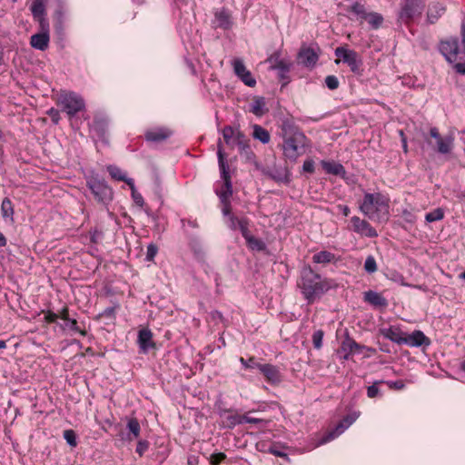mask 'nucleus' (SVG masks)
Listing matches in <instances>:
<instances>
[{
	"label": "nucleus",
	"instance_id": "nucleus-1",
	"mask_svg": "<svg viewBox=\"0 0 465 465\" xmlns=\"http://www.w3.org/2000/svg\"><path fill=\"white\" fill-rule=\"evenodd\" d=\"M297 285L309 304L320 299L331 287L329 280L322 279L310 266L302 267Z\"/></svg>",
	"mask_w": 465,
	"mask_h": 465
},
{
	"label": "nucleus",
	"instance_id": "nucleus-2",
	"mask_svg": "<svg viewBox=\"0 0 465 465\" xmlns=\"http://www.w3.org/2000/svg\"><path fill=\"white\" fill-rule=\"evenodd\" d=\"M360 210L372 221L383 223L389 220V204L381 193H365Z\"/></svg>",
	"mask_w": 465,
	"mask_h": 465
},
{
	"label": "nucleus",
	"instance_id": "nucleus-3",
	"mask_svg": "<svg viewBox=\"0 0 465 465\" xmlns=\"http://www.w3.org/2000/svg\"><path fill=\"white\" fill-rule=\"evenodd\" d=\"M217 157L221 178L223 181V188L221 191H217V194L221 202H226L227 200H230V197L232 195V184L231 181L229 164L226 161V154L221 139H219L217 143Z\"/></svg>",
	"mask_w": 465,
	"mask_h": 465
},
{
	"label": "nucleus",
	"instance_id": "nucleus-4",
	"mask_svg": "<svg viewBox=\"0 0 465 465\" xmlns=\"http://www.w3.org/2000/svg\"><path fill=\"white\" fill-rule=\"evenodd\" d=\"M425 7V0L401 1L397 14V23L409 26L412 21L420 16Z\"/></svg>",
	"mask_w": 465,
	"mask_h": 465
},
{
	"label": "nucleus",
	"instance_id": "nucleus-5",
	"mask_svg": "<svg viewBox=\"0 0 465 465\" xmlns=\"http://www.w3.org/2000/svg\"><path fill=\"white\" fill-rule=\"evenodd\" d=\"M58 104L63 112H65L69 117L74 116L77 113L84 109L85 104L81 95L74 92H63L59 95Z\"/></svg>",
	"mask_w": 465,
	"mask_h": 465
},
{
	"label": "nucleus",
	"instance_id": "nucleus-6",
	"mask_svg": "<svg viewBox=\"0 0 465 465\" xmlns=\"http://www.w3.org/2000/svg\"><path fill=\"white\" fill-rule=\"evenodd\" d=\"M307 138L304 134H295L293 137L283 140V154L289 160L294 162L304 153Z\"/></svg>",
	"mask_w": 465,
	"mask_h": 465
},
{
	"label": "nucleus",
	"instance_id": "nucleus-7",
	"mask_svg": "<svg viewBox=\"0 0 465 465\" xmlns=\"http://www.w3.org/2000/svg\"><path fill=\"white\" fill-rule=\"evenodd\" d=\"M86 185L98 203L107 204L112 201L113 190L104 180L100 179L98 176H90L87 178Z\"/></svg>",
	"mask_w": 465,
	"mask_h": 465
},
{
	"label": "nucleus",
	"instance_id": "nucleus-8",
	"mask_svg": "<svg viewBox=\"0 0 465 465\" xmlns=\"http://www.w3.org/2000/svg\"><path fill=\"white\" fill-rule=\"evenodd\" d=\"M222 134L225 143L230 148H233L235 145H237L241 152H243L246 150V148H248L245 135L240 131L238 127L226 125L223 128Z\"/></svg>",
	"mask_w": 465,
	"mask_h": 465
},
{
	"label": "nucleus",
	"instance_id": "nucleus-9",
	"mask_svg": "<svg viewBox=\"0 0 465 465\" xmlns=\"http://www.w3.org/2000/svg\"><path fill=\"white\" fill-rule=\"evenodd\" d=\"M334 53L338 58H340L344 64H348L352 73L360 74L362 62L354 50L347 49L344 46H339L335 49Z\"/></svg>",
	"mask_w": 465,
	"mask_h": 465
},
{
	"label": "nucleus",
	"instance_id": "nucleus-10",
	"mask_svg": "<svg viewBox=\"0 0 465 465\" xmlns=\"http://www.w3.org/2000/svg\"><path fill=\"white\" fill-rule=\"evenodd\" d=\"M430 136L435 140L434 149L440 154L450 153L454 147V137L451 134L441 136L438 128L432 127L430 130Z\"/></svg>",
	"mask_w": 465,
	"mask_h": 465
},
{
	"label": "nucleus",
	"instance_id": "nucleus-11",
	"mask_svg": "<svg viewBox=\"0 0 465 465\" xmlns=\"http://www.w3.org/2000/svg\"><path fill=\"white\" fill-rule=\"evenodd\" d=\"M359 416L360 412L356 411L345 416L332 430L329 431L324 435V437L321 440V443L324 444L334 440L336 437L341 435L347 428H349L359 418Z\"/></svg>",
	"mask_w": 465,
	"mask_h": 465
},
{
	"label": "nucleus",
	"instance_id": "nucleus-12",
	"mask_svg": "<svg viewBox=\"0 0 465 465\" xmlns=\"http://www.w3.org/2000/svg\"><path fill=\"white\" fill-rule=\"evenodd\" d=\"M440 52L449 63H454L457 60L459 53L458 38L455 37L441 41L440 44Z\"/></svg>",
	"mask_w": 465,
	"mask_h": 465
},
{
	"label": "nucleus",
	"instance_id": "nucleus-13",
	"mask_svg": "<svg viewBox=\"0 0 465 465\" xmlns=\"http://www.w3.org/2000/svg\"><path fill=\"white\" fill-rule=\"evenodd\" d=\"M234 74L247 85L253 87L256 84V80L252 73L246 68L241 59H235L232 62Z\"/></svg>",
	"mask_w": 465,
	"mask_h": 465
},
{
	"label": "nucleus",
	"instance_id": "nucleus-14",
	"mask_svg": "<svg viewBox=\"0 0 465 465\" xmlns=\"http://www.w3.org/2000/svg\"><path fill=\"white\" fill-rule=\"evenodd\" d=\"M351 221L355 232L370 238L378 235L376 230L367 221L361 220L358 216L351 217Z\"/></svg>",
	"mask_w": 465,
	"mask_h": 465
},
{
	"label": "nucleus",
	"instance_id": "nucleus-15",
	"mask_svg": "<svg viewBox=\"0 0 465 465\" xmlns=\"http://www.w3.org/2000/svg\"><path fill=\"white\" fill-rule=\"evenodd\" d=\"M226 225L232 231L239 230L242 237L250 232V220L245 216H230V220H226Z\"/></svg>",
	"mask_w": 465,
	"mask_h": 465
},
{
	"label": "nucleus",
	"instance_id": "nucleus-16",
	"mask_svg": "<svg viewBox=\"0 0 465 465\" xmlns=\"http://www.w3.org/2000/svg\"><path fill=\"white\" fill-rule=\"evenodd\" d=\"M258 370L271 384H278L282 381V375L278 367L266 363L258 366Z\"/></svg>",
	"mask_w": 465,
	"mask_h": 465
},
{
	"label": "nucleus",
	"instance_id": "nucleus-17",
	"mask_svg": "<svg viewBox=\"0 0 465 465\" xmlns=\"http://www.w3.org/2000/svg\"><path fill=\"white\" fill-rule=\"evenodd\" d=\"M137 342L141 351L143 353H147L150 349L155 347V343L153 341V332L148 328H143L139 331Z\"/></svg>",
	"mask_w": 465,
	"mask_h": 465
},
{
	"label": "nucleus",
	"instance_id": "nucleus-18",
	"mask_svg": "<svg viewBox=\"0 0 465 465\" xmlns=\"http://www.w3.org/2000/svg\"><path fill=\"white\" fill-rule=\"evenodd\" d=\"M402 344H407L411 347L429 346L430 341L421 331H414L403 338Z\"/></svg>",
	"mask_w": 465,
	"mask_h": 465
},
{
	"label": "nucleus",
	"instance_id": "nucleus-19",
	"mask_svg": "<svg viewBox=\"0 0 465 465\" xmlns=\"http://www.w3.org/2000/svg\"><path fill=\"white\" fill-rule=\"evenodd\" d=\"M298 59L304 66L312 67L316 64L319 54L311 47H302L298 53Z\"/></svg>",
	"mask_w": 465,
	"mask_h": 465
},
{
	"label": "nucleus",
	"instance_id": "nucleus-20",
	"mask_svg": "<svg viewBox=\"0 0 465 465\" xmlns=\"http://www.w3.org/2000/svg\"><path fill=\"white\" fill-rule=\"evenodd\" d=\"M380 333L384 338H386L397 344L403 343V338H404L403 333L397 327L391 326L389 328H381V329H380Z\"/></svg>",
	"mask_w": 465,
	"mask_h": 465
},
{
	"label": "nucleus",
	"instance_id": "nucleus-21",
	"mask_svg": "<svg viewBox=\"0 0 465 465\" xmlns=\"http://www.w3.org/2000/svg\"><path fill=\"white\" fill-rule=\"evenodd\" d=\"M49 40V33H38L31 36L30 45L35 49L45 51L48 47Z\"/></svg>",
	"mask_w": 465,
	"mask_h": 465
},
{
	"label": "nucleus",
	"instance_id": "nucleus-22",
	"mask_svg": "<svg viewBox=\"0 0 465 465\" xmlns=\"http://www.w3.org/2000/svg\"><path fill=\"white\" fill-rule=\"evenodd\" d=\"M171 131L166 128H157L146 132L145 138L149 142L160 143L170 137Z\"/></svg>",
	"mask_w": 465,
	"mask_h": 465
},
{
	"label": "nucleus",
	"instance_id": "nucleus-23",
	"mask_svg": "<svg viewBox=\"0 0 465 465\" xmlns=\"http://www.w3.org/2000/svg\"><path fill=\"white\" fill-rule=\"evenodd\" d=\"M445 6L440 3H431L427 12V21L430 24H435L438 19L445 13Z\"/></svg>",
	"mask_w": 465,
	"mask_h": 465
},
{
	"label": "nucleus",
	"instance_id": "nucleus-24",
	"mask_svg": "<svg viewBox=\"0 0 465 465\" xmlns=\"http://www.w3.org/2000/svg\"><path fill=\"white\" fill-rule=\"evenodd\" d=\"M364 300L375 307H386L388 305L387 300L381 294L374 291L364 292Z\"/></svg>",
	"mask_w": 465,
	"mask_h": 465
},
{
	"label": "nucleus",
	"instance_id": "nucleus-25",
	"mask_svg": "<svg viewBox=\"0 0 465 465\" xmlns=\"http://www.w3.org/2000/svg\"><path fill=\"white\" fill-rule=\"evenodd\" d=\"M321 164L327 173L341 176H343L346 173L343 165L339 163L322 161Z\"/></svg>",
	"mask_w": 465,
	"mask_h": 465
},
{
	"label": "nucleus",
	"instance_id": "nucleus-26",
	"mask_svg": "<svg viewBox=\"0 0 465 465\" xmlns=\"http://www.w3.org/2000/svg\"><path fill=\"white\" fill-rule=\"evenodd\" d=\"M265 99L262 96H254L250 105V112L256 116H262L268 111L265 107Z\"/></svg>",
	"mask_w": 465,
	"mask_h": 465
},
{
	"label": "nucleus",
	"instance_id": "nucleus-27",
	"mask_svg": "<svg viewBox=\"0 0 465 465\" xmlns=\"http://www.w3.org/2000/svg\"><path fill=\"white\" fill-rule=\"evenodd\" d=\"M292 64L289 60H286L282 64L280 63L278 67L274 69L278 72V77L282 82V86H285L290 82L289 72Z\"/></svg>",
	"mask_w": 465,
	"mask_h": 465
},
{
	"label": "nucleus",
	"instance_id": "nucleus-28",
	"mask_svg": "<svg viewBox=\"0 0 465 465\" xmlns=\"http://www.w3.org/2000/svg\"><path fill=\"white\" fill-rule=\"evenodd\" d=\"M364 346L358 344L354 340L346 339L341 345V350L345 352L344 359H348L352 352H361Z\"/></svg>",
	"mask_w": 465,
	"mask_h": 465
},
{
	"label": "nucleus",
	"instance_id": "nucleus-29",
	"mask_svg": "<svg viewBox=\"0 0 465 465\" xmlns=\"http://www.w3.org/2000/svg\"><path fill=\"white\" fill-rule=\"evenodd\" d=\"M127 429L129 430V433L127 435V440L133 441L134 440L139 438L141 432V426L137 419H130L127 422Z\"/></svg>",
	"mask_w": 465,
	"mask_h": 465
},
{
	"label": "nucleus",
	"instance_id": "nucleus-30",
	"mask_svg": "<svg viewBox=\"0 0 465 465\" xmlns=\"http://www.w3.org/2000/svg\"><path fill=\"white\" fill-rule=\"evenodd\" d=\"M214 16L215 23H218L219 27L227 29L231 26V15L225 9H222L220 11L215 12Z\"/></svg>",
	"mask_w": 465,
	"mask_h": 465
},
{
	"label": "nucleus",
	"instance_id": "nucleus-31",
	"mask_svg": "<svg viewBox=\"0 0 465 465\" xmlns=\"http://www.w3.org/2000/svg\"><path fill=\"white\" fill-rule=\"evenodd\" d=\"M14 206L11 200L5 197L1 203V214L5 220L14 223Z\"/></svg>",
	"mask_w": 465,
	"mask_h": 465
},
{
	"label": "nucleus",
	"instance_id": "nucleus-32",
	"mask_svg": "<svg viewBox=\"0 0 465 465\" xmlns=\"http://www.w3.org/2000/svg\"><path fill=\"white\" fill-rule=\"evenodd\" d=\"M282 133L283 140L293 137L295 134H303L292 122L283 121L282 124Z\"/></svg>",
	"mask_w": 465,
	"mask_h": 465
},
{
	"label": "nucleus",
	"instance_id": "nucleus-33",
	"mask_svg": "<svg viewBox=\"0 0 465 465\" xmlns=\"http://www.w3.org/2000/svg\"><path fill=\"white\" fill-rule=\"evenodd\" d=\"M335 260V255L327 251H321L312 256V261L315 263H330Z\"/></svg>",
	"mask_w": 465,
	"mask_h": 465
},
{
	"label": "nucleus",
	"instance_id": "nucleus-34",
	"mask_svg": "<svg viewBox=\"0 0 465 465\" xmlns=\"http://www.w3.org/2000/svg\"><path fill=\"white\" fill-rule=\"evenodd\" d=\"M253 138L259 140L262 143H268L270 142V134L269 132L262 127L261 125L254 124L253 125Z\"/></svg>",
	"mask_w": 465,
	"mask_h": 465
},
{
	"label": "nucleus",
	"instance_id": "nucleus-35",
	"mask_svg": "<svg viewBox=\"0 0 465 465\" xmlns=\"http://www.w3.org/2000/svg\"><path fill=\"white\" fill-rule=\"evenodd\" d=\"M243 238L246 240L248 246L252 250L263 251L266 248L265 243L262 240L252 236L251 232L247 234V236H244Z\"/></svg>",
	"mask_w": 465,
	"mask_h": 465
},
{
	"label": "nucleus",
	"instance_id": "nucleus-36",
	"mask_svg": "<svg viewBox=\"0 0 465 465\" xmlns=\"http://www.w3.org/2000/svg\"><path fill=\"white\" fill-rule=\"evenodd\" d=\"M364 20L368 21L373 29H378L383 22V17L379 13L371 12L367 14Z\"/></svg>",
	"mask_w": 465,
	"mask_h": 465
},
{
	"label": "nucleus",
	"instance_id": "nucleus-37",
	"mask_svg": "<svg viewBox=\"0 0 465 465\" xmlns=\"http://www.w3.org/2000/svg\"><path fill=\"white\" fill-rule=\"evenodd\" d=\"M31 12L35 19L44 17L45 15V9L41 0H35L32 6Z\"/></svg>",
	"mask_w": 465,
	"mask_h": 465
},
{
	"label": "nucleus",
	"instance_id": "nucleus-38",
	"mask_svg": "<svg viewBox=\"0 0 465 465\" xmlns=\"http://www.w3.org/2000/svg\"><path fill=\"white\" fill-rule=\"evenodd\" d=\"M109 174L117 181H124L127 183L130 178H127L126 175L123 173V171L114 165H109L107 167Z\"/></svg>",
	"mask_w": 465,
	"mask_h": 465
},
{
	"label": "nucleus",
	"instance_id": "nucleus-39",
	"mask_svg": "<svg viewBox=\"0 0 465 465\" xmlns=\"http://www.w3.org/2000/svg\"><path fill=\"white\" fill-rule=\"evenodd\" d=\"M285 61H286L285 59H282L281 57L280 52H274L272 54H271L267 58V60L265 62L270 64V67H269L270 70H274L278 67V64H280V63L282 64Z\"/></svg>",
	"mask_w": 465,
	"mask_h": 465
},
{
	"label": "nucleus",
	"instance_id": "nucleus-40",
	"mask_svg": "<svg viewBox=\"0 0 465 465\" xmlns=\"http://www.w3.org/2000/svg\"><path fill=\"white\" fill-rule=\"evenodd\" d=\"M127 184L130 186L132 190V197L135 204H137L140 207H143L144 205V200L142 194L136 192L133 179H129V181H127Z\"/></svg>",
	"mask_w": 465,
	"mask_h": 465
},
{
	"label": "nucleus",
	"instance_id": "nucleus-41",
	"mask_svg": "<svg viewBox=\"0 0 465 465\" xmlns=\"http://www.w3.org/2000/svg\"><path fill=\"white\" fill-rule=\"evenodd\" d=\"M443 217H444V213H443L442 209L437 208V209L433 210L432 212L426 213L425 220L428 223H433L436 221H440L441 219H443Z\"/></svg>",
	"mask_w": 465,
	"mask_h": 465
},
{
	"label": "nucleus",
	"instance_id": "nucleus-42",
	"mask_svg": "<svg viewBox=\"0 0 465 465\" xmlns=\"http://www.w3.org/2000/svg\"><path fill=\"white\" fill-rule=\"evenodd\" d=\"M242 423H243V415L230 414L226 417V426L229 428H233Z\"/></svg>",
	"mask_w": 465,
	"mask_h": 465
},
{
	"label": "nucleus",
	"instance_id": "nucleus-43",
	"mask_svg": "<svg viewBox=\"0 0 465 465\" xmlns=\"http://www.w3.org/2000/svg\"><path fill=\"white\" fill-rule=\"evenodd\" d=\"M64 329H68L74 332H79L81 335H84V336L86 334L85 331H83L79 328L76 320L71 319V318H69V320L65 321Z\"/></svg>",
	"mask_w": 465,
	"mask_h": 465
},
{
	"label": "nucleus",
	"instance_id": "nucleus-44",
	"mask_svg": "<svg viewBox=\"0 0 465 465\" xmlns=\"http://www.w3.org/2000/svg\"><path fill=\"white\" fill-rule=\"evenodd\" d=\"M377 269H378V267H377L375 258L371 255L368 256L364 262V270L368 273H373L377 271Z\"/></svg>",
	"mask_w": 465,
	"mask_h": 465
},
{
	"label": "nucleus",
	"instance_id": "nucleus-45",
	"mask_svg": "<svg viewBox=\"0 0 465 465\" xmlns=\"http://www.w3.org/2000/svg\"><path fill=\"white\" fill-rule=\"evenodd\" d=\"M351 11L361 19H364L368 14L365 10L364 5L358 2L354 3L351 6Z\"/></svg>",
	"mask_w": 465,
	"mask_h": 465
},
{
	"label": "nucleus",
	"instance_id": "nucleus-46",
	"mask_svg": "<svg viewBox=\"0 0 465 465\" xmlns=\"http://www.w3.org/2000/svg\"><path fill=\"white\" fill-rule=\"evenodd\" d=\"M240 362L244 366L246 369H258V366H261V363L257 362L256 359L254 357H251L248 360H245L244 358H240Z\"/></svg>",
	"mask_w": 465,
	"mask_h": 465
},
{
	"label": "nucleus",
	"instance_id": "nucleus-47",
	"mask_svg": "<svg viewBox=\"0 0 465 465\" xmlns=\"http://www.w3.org/2000/svg\"><path fill=\"white\" fill-rule=\"evenodd\" d=\"M323 339V331L322 330H318L312 334V343L314 348L320 349L322 345Z\"/></svg>",
	"mask_w": 465,
	"mask_h": 465
},
{
	"label": "nucleus",
	"instance_id": "nucleus-48",
	"mask_svg": "<svg viewBox=\"0 0 465 465\" xmlns=\"http://www.w3.org/2000/svg\"><path fill=\"white\" fill-rule=\"evenodd\" d=\"M157 252H158V247L154 243H150L147 246L145 260L148 261V262L153 261V259L156 256Z\"/></svg>",
	"mask_w": 465,
	"mask_h": 465
},
{
	"label": "nucleus",
	"instance_id": "nucleus-49",
	"mask_svg": "<svg viewBox=\"0 0 465 465\" xmlns=\"http://www.w3.org/2000/svg\"><path fill=\"white\" fill-rule=\"evenodd\" d=\"M325 84L330 90H336L339 87V80L335 75H328L325 78Z\"/></svg>",
	"mask_w": 465,
	"mask_h": 465
},
{
	"label": "nucleus",
	"instance_id": "nucleus-50",
	"mask_svg": "<svg viewBox=\"0 0 465 465\" xmlns=\"http://www.w3.org/2000/svg\"><path fill=\"white\" fill-rule=\"evenodd\" d=\"M64 438L70 446H72V447L76 446V444H77L76 437H75V433L74 432V430H64Z\"/></svg>",
	"mask_w": 465,
	"mask_h": 465
},
{
	"label": "nucleus",
	"instance_id": "nucleus-51",
	"mask_svg": "<svg viewBox=\"0 0 465 465\" xmlns=\"http://www.w3.org/2000/svg\"><path fill=\"white\" fill-rule=\"evenodd\" d=\"M149 449V442L145 440H141L137 442L135 449L136 453L142 457Z\"/></svg>",
	"mask_w": 465,
	"mask_h": 465
},
{
	"label": "nucleus",
	"instance_id": "nucleus-52",
	"mask_svg": "<svg viewBox=\"0 0 465 465\" xmlns=\"http://www.w3.org/2000/svg\"><path fill=\"white\" fill-rule=\"evenodd\" d=\"M225 459L226 455L223 452L213 453L210 457V462L212 465H219Z\"/></svg>",
	"mask_w": 465,
	"mask_h": 465
},
{
	"label": "nucleus",
	"instance_id": "nucleus-53",
	"mask_svg": "<svg viewBox=\"0 0 465 465\" xmlns=\"http://www.w3.org/2000/svg\"><path fill=\"white\" fill-rule=\"evenodd\" d=\"M223 205V214L227 217V220H230V216H235L233 213H232L231 212V202L230 200H227L226 202H221Z\"/></svg>",
	"mask_w": 465,
	"mask_h": 465
},
{
	"label": "nucleus",
	"instance_id": "nucleus-54",
	"mask_svg": "<svg viewBox=\"0 0 465 465\" xmlns=\"http://www.w3.org/2000/svg\"><path fill=\"white\" fill-rule=\"evenodd\" d=\"M380 381H378L379 383ZM380 393V390L379 388L377 387V382H375L374 384L371 385L368 387L367 389V395L369 398H375L379 395Z\"/></svg>",
	"mask_w": 465,
	"mask_h": 465
},
{
	"label": "nucleus",
	"instance_id": "nucleus-55",
	"mask_svg": "<svg viewBox=\"0 0 465 465\" xmlns=\"http://www.w3.org/2000/svg\"><path fill=\"white\" fill-rule=\"evenodd\" d=\"M47 114L50 116V118L52 119L53 123H54L55 124H57L60 121V113L57 109L55 108H51L47 111Z\"/></svg>",
	"mask_w": 465,
	"mask_h": 465
},
{
	"label": "nucleus",
	"instance_id": "nucleus-56",
	"mask_svg": "<svg viewBox=\"0 0 465 465\" xmlns=\"http://www.w3.org/2000/svg\"><path fill=\"white\" fill-rule=\"evenodd\" d=\"M36 20L39 22L41 33H45V32L49 33V23H48L47 19L44 16V17H40Z\"/></svg>",
	"mask_w": 465,
	"mask_h": 465
},
{
	"label": "nucleus",
	"instance_id": "nucleus-57",
	"mask_svg": "<svg viewBox=\"0 0 465 465\" xmlns=\"http://www.w3.org/2000/svg\"><path fill=\"white\" fill-rule=\"evenodd\" d=\"M302 170L306 173H312L314 172V162L312 160L304 161Z\"/></svg>",
	"mask_w": 465,
	"mask_h": 465
},
{
	"label": "nucleus",
	"instance_id": "nucleus-58",
	"mask_svg": "<svg viewBox=\"0 0 465 465\" xmlns=\"http://www.w3.org/2000/svg\"><path fill=\"white\" fill-rule=\"evenodd\" d=\"M387 384L391 389L402 390L405 387L403 381L398 380L394 381H388Z\"/></svg>",
	"mask_w": 465,
	"mask_h": 465
},
{
	"label": "nucleus",
	"instance_id": "nucleus-59",
	"mask_svg": "<svg viewBox=\"0 0 465 465\" xmlns=\"http://www.w3.org/2000/svg\"><path fill=\"white\" fill-rule=\"evenodd\" d=\"M402 217H403L404 221H406L407 223H414V221H415L414 214L411 212L408 211V210H403Z\"/></svg>",
	"mask_w": 465,
	"mask_h": 465
},
{
	"label": "nucleus",
	"instance_id": "nucleus-60",
	"mask_svg": "<svg viewBox=\"0 0 465 465\" xmlns=\"http://www.w3.org/2000/svg\"><path fill=\"white\" fill-rule=\"evenodd\" d=\"M57 318L58 315L52 312H48L45 316V319L47 322H55Z\"/></svg>",
	"mask_w": 465,
	"mask_h": 465
},
{
	"label": "nucleus",
	"instance_id": "nucleus-61",
	"mask_svg": "<svg viewBox=\"0 0 465 465\" xmlns=\"http://www.w3.org/2000/svg\"><path fill=\"white\" fill-rule=\"evenodd\" d=\"M263 420L262 419L252 418L248 415H243V422L246 423H260Z\"/></svg>",
	"mask_w": 465,
	"mask_h": 465
},
{
	"label": "nucleus",
	"instance_id": "nucleus-62",
	"mask_svg": "<svg viewBox=\"0 0 465 465\" xmlns=\"http://www.w3.org/2000/svg\"><path fill=\"white\" fill-rule=\"evenodd\" d=\"M454 68L457 73L465 74V63H457L454 64Z\"/></svg>",
	"mask_w": 465,
	"mask_h": 465
},
{
	"label": "nucleus",
	"instance_id": "nucleus-63",
	"mask_svg": "<svg viewBox=\"0 0 465 465\" xmlns=\"http://www.w3.org/2000/svg\"><path fill=\"white\" fill-rule=\"evenodd\" d=\"M60 317L62 320H64V322L69 320V311H68V308L67 307H64L60 312V315L58 316Z\"/></svg>",
	"mask_w": 465,
	"mask_h": 465
},
{
	"label": "nucleus",
	"instance_id": "nucleus-64",
	"mask_svg": "<svg viewBox=\"0 0 465 465\" xmlns=\"http://www.w3.org/2000/svg\"><path fill=\"white\" fill-rule=\"evenodd\" d=\"M461 37H462L463 52L465 53V19L463 20L462 25H461Z\"/></svg>",
	"mask_w": 465,
	"mask_h": 465
}]
</instances>
